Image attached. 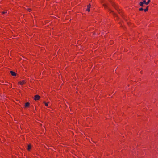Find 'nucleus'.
<instances>
[{
  "mask_svg": "<svg viewBox=\"0 0 158 158\" xmlns=\"http://www.w3.org/2000/svg\"><path fill=\"white\" fill-rule=\"evenodd\" d=\"M40 98V96H39L38 95H36L34 97V99L36 101L38 100Z\"/></svg>",
  "mask_w": 158,
  "mask_h": 158,
  "instance_id": "f257e3e1",
  "label": "nucleus"
},
{
  "mask_svg": "<svg viewBox=\"0 0 158 158\" xmlns=\"http://www.w3.org/2000/svg\"><path fill=\"white\" fill-rule=\"evenodd\" d=\"M10 73L11 75L13 76H15L16 75V73L13 71H10Z\"/></svg>",
  "mask_w": 158,
  "mask_h": 158,
  "instance_id": "f03ea898",
  "label": "nucleus"
},
{
  "mask_svg": "<svg viewBox=\"0 0 158 158\" xmlns=\"http://www.w3.org/2000/svg\"><path fill=\"white\" fill-rule=\"evenodd\" d=\"M25 83V81H21L19 82V83L21 85H22L23 84Z\"/></svg>",
  "mask_w": 158,
  "mask_h": 158,
  "instance_id": "7ed1b4c3",
  "label": "nucleus"
},
{
  "mask_svg": "<svg viewBox=\"0 0 158 158\" xmlns=\"http://www.w3.org/2000/svg\"><path fill=\"white\" fill-rule=\"evenodd\" d=\"M31 148V146L30 144H29L27 146V149L28 150H30Z\"/></svg>",
  "mask_w": 158,
  "mask_h": 158,
  "instance_id": "20e7f679",
  "label": "nucleus"
},
{
  "mask_svg": "<svg viewBox=\"0 0 158 158\" xmlns=\"http://www.w3.org/2000/svg\"><path fill=\"white\" fill-rule=\"evenodd\" d=\"M29 105V103L28 102L26 103L25 104V107H27Z\"/></svg>",
  "mask_w": 158,
  "mask_h": 158,
  "instance_id": "39448f33",
  "label": "nucleus"
},
{
  "mask_svg": "<svg viewBox=\"0 0 158 158\" xmlns=\"http://www.w3.org/2000/svg\"><path fill=\"white\" fill-rule=\"evenodd\" d=\"M143 5H144V4H143L142 2H140L139 5L140 6H141L142 7H143V6H144Z\"/></svg>",
  "mask_w": 158,
  "mask_h": 158,
  "instance_id": "423d86ee",
  "label": "nucleus"
},
{
  "mask_svg": "<svg viewBox=\"0 0 158 158\" xmlns=\"http://www.w3.org/2000/svg\"><path fill=\"white\" fill-rule=\"evenodd\" d=\"M150 2V0H148L147 2H146V5H147Z\"/></svg>",
  "mask_w": 158,
  "mask_h": 158,
  "instance_id": "0eeeda50",
  "label": "nucleus"
},
{
  "mask_svg": "<svg viewBox=\"0 0 158 158\" xmlns=\"http://www.w3.org/2000/svg\"><path fill=\"white\" fill-rule=\"evenodd\" d=\"M148 6H147L146 9H143V10L145 12H146L148 10Z\"/></svg>",
  "mask_w": 158,
  "mask_h": 158,
  "instance_id": "6e6552de",
  "label": "nucleus"
},
{
  "mask_svg": "<svg viewBox=\"0 0 158 158\" xmlns=\"http://www.w3.org/2000/svg\"><path fill=\"white\" fill-rule=\"evenodd\" d=\"M142 2L143 3V4H146V2L145 0H143V2Z\"/></svg>",
  "mask_w": 158,
  "mask_h": 158,
  "instance_id": "1a4fd4ad",
  "label": "nucleus"
},
{
  "mask_svg": "<svg viewBox=\"0 0 158 158\" xmlns=\"http://www.w3.org/2000/svg\"><path fill=\"white\" fill-rule=\"evenodd\" d=\"M90 8L89 7V6L88 7H87V10L88 11H90Z\"/></svg>",
  "mask_w": 158,
  "mask_h": 158,
  "instance_id": "9d476101",
  "label": "nucleus"
},
{
  "mask_svg": "<svg viewBox=\"0 0 158 158\" xmlns=\"http://www.w3.org/2000/svg\"><path fill=\"white\" fill-rule=\"evenodd\" d=\"M139 10L140 11H142V10H143V9L142 8H141L139 9Z\"/></svg>",
  "mask_w": 158,
  "mask_h": 158,
  "instance_id": "9b49d317",
  "label": "nucleus"
},
{
  "mask_svg": "<svg viewBox=\"0 0 158 158\" xmlns=\"http://www.w3.org/2000/svg\"><path fill=\"white\" fill-rule=\"evenodd\" d=\"M28 11L30 12L31 10V9H29V8H27V9H26Z\"/></svg>",
  "mask_w": 158,
  "mask_h": 158,
  "instance_id": "f8f14e48",
  "label": "nucleus"
},
{
  "mask_svg": "<svg viewBox=\"0 0 158 158\" xmlns=\"http://www.w3.org/2000/svg\"><path fill=\"white\" fill-rule=\"evenodd\" d=\"M44 103L45 105L46 106H48V103H46V102H44Z\"/></svg>",
  "mask_w": 158,
  "mask_h": 158,
  "instance_id": "ddd939ff",
  "label": "nucleus"
},
{
  "mask_svg": "<svg viewBox=\"0 0 158 158\" xmlns=\"http://www.w3.org/2000/svg\"><path fill=\"white\" fill-rule=\"evenodd\" d=\"M90 6H91V5L90 4H89L88 6H87V7H89L90 8Z\"/></svg>",
  "mask_w": 158,
  "mask_h": 158,
  "instance_id": "4468645a",
  "label": "nucleus"
},
{
  "mask_svg": "<svg viewBox=\"0 0 158 158\" xmlns=\"http://www.w3.org/2000/svg\"><path fill=\"white\" fill-rule=\"evenodd\" d=\"M6 13V12H2V14H4L5 13Z\"/></svg>",
  "mask_w": 158,
  "mask_h": 158,
  "instance_id": "2eb2a0df",
  "label": "nucleus"
}]
</instances>
